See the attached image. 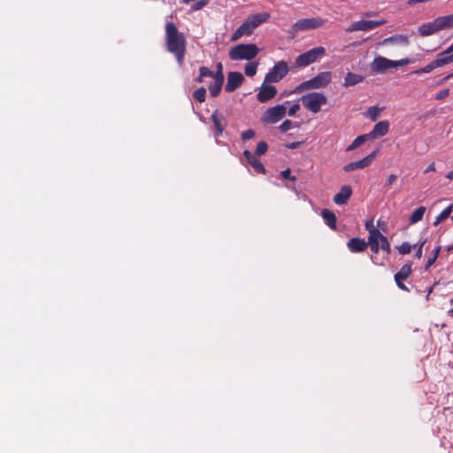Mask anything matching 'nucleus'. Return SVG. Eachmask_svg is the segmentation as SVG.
I'll use <instances>...</instances> for the list:
<instances>
[{
  "instance_id": "1",
  "label": "nucleus",
  "mask_w": 453,
  "mask_h": 453,
  "mask_svg": "<svg viewBox=\"0 0 453 453\" xmlns=\"http://www.w3.org/2000/svg\"><path fill=\"white\" fill-rule=\"evenodd\" d=\"M165 48L174 56L179 66L184 65L187 52V40L183 33L180 32L173 22L165 23Z\"/></svg>"
},
{
  "instance_id": "2",
  "label": "nucleus",
  "mask_w": 453,
  "mask_h": 453,
  "mask_svg": "<svg viewBox=\"0 0 453 453\" xmlns=\"http://www.w3.org/2000/svg\"><path fill=\"white\" fill-rule=\"evenodd\" d=\"M332 81V73L329 71L322 72L315 77L300 83L294 89V93H301L305 90H312L326 88Z\"/></svg>"
},
{
  "instance_id": "3",
  "label": "nucleus",
  "mask_w": 453,
  "mask_h": 453,
  "mask_svg": "<svg viewBox=\"0 0 453 453\" xmlns=\"http://www.w3.org/2000/svg\"><path fill=\"white\" fill-rule=\"evenodd\" d=\"M411 63V60L408 58H402L399 60H391L385 57L378 56L375 57L371 63V70L378 73H383L390 68H396L398 66H403Z\"/></svg>"
},
{
  "instance_id": "4",
  "label": "nucleus",
  "mask_w": 453,
  "mask_h": 453,
  "mask_svg": "<svg viewBox=\"0 0 453 453\" xmlns=\"http://www.w3.org/2000/svg\"><path fill=\"white\" fill-rule=\"evenodd\" d=\"M259 52V49L256 44L248 43V44H238L234 46L229 50V58L234 61L238 60H251L253 59Z\"/></svg>"
},
{
  "instance_id": "5",
  "label": "nucleus",
  "mask_w": 453,
  "mask_h": 453,
  "mask_svg": "<svg viewBox=\"0 0 453 453\" xmlns=\"http://www.w3.org/2000/svg\"><path fill=\"white\" fill-rule=\"evenodd\" d=\"M300 101L308 111L317 113L321 110V106L327 103V98L322 93L311 92L303 96Z\"/></svg>"
},
{
  "instance_id": "6",
  "label": "nucleus",
  "mask_w": 453,
  "mask_h": 453,
  "mask_svg": "<svg viewBox=\"0 0 453 453\" xmlns=\"http://www.w3.org/2000/svg\"><path fill=\"white\" fill-rule=\"evenodd\" d=\"M326 54L324 47H316L297 56L295 65L298 67H305L316 62Z\"/></svg>"
},
{
  "instance_id": "7",
  "label": "nucleus",
  "mask_w": 453,
  "mask_h": 453,
  "mask_svg": "<svg viewBox=\"0 0 453 453\" xmlns=\"http://www.w3.org/2000/svg\"><path fill=\"white\" fill-rule=\"evenodd\" d=\"M325 24V20L321 18H310V19H302L297 20L291 27V30L288 32L291 35V37L294 38L296 33L299 31L311 30L321 27Z\"/></svg>"
},
{
  "instance_id": "8",
  "label": "nucleus",
  "mask_w": 453,
  "mask_h": 453,
  "mask_svg": "<svg viewBox=\"0 0 453 453\" xmlns=\"http://www.w3.org/2000/svg\"><path fill=\"white\" fill-rule=\"evenodd\" d=\"M288 63L284 60L277 62L265 77V82L275 83L281 81L288 73Z\"/></svg>"
},
{
  "instance_id": "9",
  "label": "nucleus",
  "mask_w": 453,
  "mask_h": 453,
  "mask_svg": "<svg viewBox=\"0 0 453 453\" xmlns=\"http://www.w3.org/2000/svg\"><path fill=\"white\" fill-rule=\"evenodd\" d=\"M453 62V54L451 56H446L442 55V51L437 55L436 59L426 65V66L416 70L414 72L415 74H421V73H428L432 72L434 69L441 67L443 65H446L449 63Z\"/></svg>"
},
{
  "instance_id": "10",
  "label": "nucleus",
  "mask_w": 453,
  "mask_h": 453,
  "mask_svg": "<svg viewBox=\"0 0 453 453\" xmlns=\"http://www.w3.org/2000/svg\"><path fill=\"white\" fill-rule=\"evenodd\" d=\"M286 111V107L282 104L271 107L265 111L262 120L271 124L277 123L285 116Z\"/></svg>"
},
{
  "instance_id": "11",
  "label": "nucleus",
  "mask_w": 453,
  "mask_h": 453,
  "mask_svg": "<svg viewBox=\"0 0 453 453\" xmlns=\"http://www.w3.org/2000/svg\"><path fill=\"white\" fill-rule=\"evenodd\" d=\"M387 23L386 19L379 20H359L354 22L349 27L346 29L347 32L354 31H369Z\"/></svg>"
},
{
  "instance_id": "12",
  "label": "nucleus",
  "mask_w": 453,
  "mask_h": 453,
  "mask_svg": "<svg viewBox=\"0 0 453 453\" xmlns=\"http://www.w3.org/2000/svg\"><path fill=\"white\" fill-rule=\"evenodd\" d=\"M377 152H378V150H376L372 151L371 154H369L367 157H365L360 160L351 162V163L345 165L343 166V170L345 172H352V171H355L357 169H364V168L369 166L372 164V162L373 161V159L375 158Z\"/></svg>"
},
{
  "instance_id": "13",
  "label": "nucleus",
  "mask_w": 453,
  "mask_h": 453,
  "mask_svg": "<svg viewBox=\"0 0 453 453\" xmlns=\"http://www.w3.org/2000/svg\"><path fill=\"white\" fill-rule=\"evenodd\" d=\"M441 30H442V29H441L440 18L437 17L432 22H427V23L422 24L418 27V31L419 35L426 37V36L432 35Z\"/></svg>"
},
{
  "instance_id": "14",
  "label": "nucleus",
  "mask_w": 453,
  "mask_h": 453,
  "mask_svg": "<svg viewBox=\"0 0 453 453\" xmlns=\"http://www.w3.org/2000/svg\"><path fill=\"white\" fill-rule=\"evenodd\" d=\"M211 119L214 126L215 136H221L227 125L226 119L222 113L216 110L212 112Z\"/></svg>"
},
{
  "instance_id": "15",
  "label": "nucleus",
  "mask_w": 453,
  "mask_h": 453,
  "mask_svg": "<svg viewBox=\"0 0 453 453\" xmlns=\"http://www.w3.org/2000/svg\"><path fill=\"white\" fill-rule=\"evenodd\" d=\"M244 77L239 72H229L227 74V81L225 87L226 92H233L237 89L243 82Z\"/></svg>"
},
{
  "instance_id": "16",
  "label": "nucleus",
  "mask_w": 453,
  "mask_h": 453,
  "mask_svg": "<svg viewBox=\"0 0 453 453\" xmlns=\"http://www.w3.org/2000/svg\"><path fill=\"white\" fill-rule=\"evenodd\" d=\"M265 82L262 84L259 92L257 94V99L260 103H266L273 98L277 94V89L274 86Z\"/></svg>"
},
{
  "instance_id": "17",
  "label": "nucleus",
  "mask_w": 453,
  "mask_h": 453,
  "mask_svg": "<svg viewBox=\"0 0 453 453\" xmlns=\"http://www.w3.org/2000/svg\"><path fill=\"white\" fill-rule=\"evenodd\" d=\"M389 131V121L382 120L378 122L373 128L366 134V136H369L370 139H376L379 137H382L386 135Z\"/></svg>"
},
{
  "instance_id": "18",
  "label": "nucleus",
  "mask_w": 453,
  "mask_h": 453,
  "mask_svg": "<svg viewBox=\"0 0 453 453\" xmlns=\"http://www.w3.org/2000/svg\"><path fill=\"white\" fill-rule=\"evenodd\" d=\"M352 194L351 187L344 185L341 188L340 191L334 195V202L337 205H343L347 203Z\"/></svg>"
},
{
  "instance_id": "19",
  "label": "nucleus",
  "mask_w": 453,
  "mask_h": 453,
  "mask_svg": "<svg viewBox=\"0 0 453 453\" xmlns=\"http://www.w3.org/2000/svg\"><path fill=\"white\" fill-rule=\"evenodd\" d=\"M243 156L250 163V165L259 173H265V168L264 165L253 155L250 150H246L243 151Z\"/></svg>"
},
{
  "instance_id": "20",
  "label": "nucleus",
  "mask_w": 453,
  "mask_h": 453,
  "mask_svg": "<svg viewBox=\"0 0 453 453\" xmlns=\"http://www.w3.org/2000/svg\"><path fill=\"white\" fill-rule=\"evenodd\" d=\"M347 246L351 252H362L367 248V242L364 239L354 237L349 240Z\"/></svg>"
},
{
  "instance_id": "21",
  "label": "nucleus",
  "mask_w": 453,
  "mask_h": 453,
  "mask_svg": "<svg viewBox=\"0 0 453 453\" xmlns=\"http://www.w3.org/2000/svg\"><path fill=\"white\" fill-rule=\"evenodd\" d=\"M253 29L251 28L250 23L247 19L234 32L231 36V41H237L243 35H250L253 33Z\"/></svg>"
},
{
  "instance_id": "22",
  "label": "nucleus",
  "mask_w": 453,
  "mask_h": 453,
  "mask_svg": "<svg viewBox=\"0 0 453 453\" xmlns=\"http://www.w3.org/2000/svg\"><path fill=\"white\" fill-rule=\"evenodd\" d=\"M390 43H399L407 46L409 45V39L407 35H395L385 38L383 41L379 42V45H388Z\"/></svg>"
},
{
  "instance_id": "23",
  "label": "nucleus",
  "mask_w": 453,
  "mask_h": 453,
  "mask_svg": "<svg viewBox=\"0 0 453 453\" xmlns=\"http://www.w3.org/2000/svg\"><path fill=\"white\" fill-rule=\"evenodd\" d=\"M321 216L322 218L324 219L325 222L326 223V225L333 230H335L336 229V216L335 214L328 210V209H324L322 210L321 211Z\"/></svg>"
},
{
  "instance_id": "24",
  "label": "nucleus",
  "mask_w": 453,
  "mask_h": 453,
  "mask_svg": "<svg viewBox=\"0 0 453 453\" xmlns=\"http://www.w3.org/2000/svg\"><path fill=\"white\" fill-rule=\"evenodd\" d=\"M380 232H371V235L368 236L367 245H370L371 250L374 254H377L380 249Z\"/></svg>"
},
{
  "instance_id": "25",
  "label": "nucleus",
  "mask_w": 453,
  "mask_h": 453,
  "mask_svg": "<svg viewBox=\"0 0 453 453\" xmlns=\"http://www.w3.org/2000/svg\"><path fill=\"white\" fill-rule=\"evenodd\" d=\"M364 81V77L360 74L349 72L344 78V87L355 86Z\"/></svg>"
},
{
  "instance_id": "26",
  "label": "nucleus",
  "mask_w": 453,
  "mask_h": 453,
  "mask_svg": "<svg viewBox=\"0 0 453 453\" xmlns=\"http://www.w3.org/2000/svg\"><path fill=\"white\" fill-rule=\"evenodd\" d=\"M426 212V207L420 206L417 208L410 216L409 221L411 224H416L422 220L424 214Z\"/></svg>"
},
{
  "instance_id": "27",
  "label": "nucleus",
  "mask_w": 453,
  "mask_h": 453,
  "mask_svg": "<svg viewBox=\"0 0 453 453\" xmlns=\"http://www.w3.org/2000/svg\"><path fill=\"white\" fill-rule=\"evenodd\" d=\"M411 273V265H403L400 271L395 274V280H406Z\"/></svg>"
},
{
  "instance_id": "28",
  "label": "nucleus",
  "mask_w": 453,
  "mask_h": 453,
  "mask_svg": "<svg viewBox=\"0 0 453 453\" xmlns=\"http://www.w3.org/2000/svg\"><path fill=\"white\" fill-rule=\"evenodd\" d=\"M249 18L255 24V26L258 27L262 23L268 20V19L270 18V14L268 12H259L253 14Z\"/></svg>"
},
{
  "instance_id": "29",
  "label": "nucleus",
  "mask_w": 453,
  "mask_h": 453,
  "mask_svg": "<svg viewBox=\"0 0 453 453\" xmlns=\"http://www.w3.org/2000/svg\"><path fill=\"white\" fill-rule=\"evenodd\" d=\"M223 83H224V81L215 79L213 83H211L209 86L208 88H209L210 94L212 97H217L219 95L222 86H223Z\"/></svg>"
},
{
  "instance_id": "30",
  "label": "nucleus",
  "mask_w": 453,
  "mask_h": 453,
  "mask_svg": "<svg viewBox=\"0 0 453 453\" xmlns=\"http://www.w3.org/2000/svg\"><path fill=\"white\" fill-rule=\"evenodd\" d=\"M370 140L369 136L365 134L358 135L350 145L347 147V151H351L360 147L365 142Z\"/></svg>"
},
{
  "instance_id": "31",
  "label": "nucleus",
  "mask_w": 453,
  "mask_h": 453,
  "mask_svg": "<svg viewBox=\"0 0 453 453\" xmlns=\"http://www.w3.org/2000/svg\"><path fill=\"white\" fill-rule=\"evenodd\" d=\"M453 210V204H449L448 207H446L435 219V221L434 223V226L439 225L441 222L447 219L449 215L451 214Z\"/></svg>"
},
{
  "instance_id": "32",
  "label": "nucleus",
  "mask_w": 453,
  "mask_h": 453,
  "mask_svg": "<svg viewBox=\"0 0 453 453\" xmlns=\"http://www.w3.org/2000/svg\"><path fill=\"white\" fill-rule=\"evenodd\" d=\"M381 111L382 108H379L378 106H372L365 113V116L374 122L378 119Z\"/></svg>"
},
{
  "instance_id": "33",
  "label": "nucleus",
  "mask_w": 453,
  "mask_h": 453,
  "mask_svg": "<svg viewBox=\"0 0 453 453\" xmlns=\"http://www.w3.org/2000/svg\"><path fill=\"white\" fill-rule=\"evenodd\" d=\"M439 18L442 30L453 28V13L449 15L440 16Z\"/></svg>"
},
{
  "instance_id": "34",
  "label": "nucleus",
  "mask_w": 453,
  "mask_h": 453,
  "mask_svg": "<svg viewBox=\"0 0 453 453\" xmlns=\"http://www.w3.org/2000/svg\"><path fill=\"white\" fill-rule=\"evenodd\" d=\"M440 251V246L436 247L434 250H432L431 256L425 265V271H427L434 264V262L438 258Z\"/></svg>"
},
{
  "instance_id": "35",
  "label": "nucleus",
  "mask_w": 453,
  "mask_h": 453,
  "mask_svg": "<svg viewBox=\"0 0 453 453\" xmlns=\"http://www.w3.org/2000/svg\"><path fill=\"white\" fill-rule=\"evenodd\" d=\"M193 96L199 103L205 102V99H206V89H205V88L201 87V88H197L194 92Z\"/></svg>"
},
{
  "instance_id": "36",
  "label": "nucleus",
  "mask_w": 453,
  "mask_h": 453,
  "mask_svg": "<svg viewBox=\"0 0 453 453\" xmlns=\"http://www.w3.org/2000/svg\"><path fill=\"white\" fill-rule=\"evenodd\" d=\"M380 247L382 250H384L385 252H387L388 254H390L391 252V247H390V243L388 240V238L382 234L380 233Z\"/></svg>"
},
{
  "instance_id": "37",
  "label": "nucleus",
  "mask_w": 453,
  "mask_h": 453,
  "mask_svg": "<svg viewBox=\"0 0 453 453\" xmlns=\"http://www.w3.org/2000/svg\"><path fill=\"white\" fill-rule=\"evenodd\" d=\"M258 64L257 62H250L245 65V74L252 77L257 73Z\"/></svg>"
},
{
  "instance_id": "38",
  "label": "nucleus",
  "mask_w": 453,
  "mask_h": 453,
  "mask_svg": "<svg viewBox=\"0 0 453 453\" xmlns=\"http://www.w3.org/2000/svg\"><path fill=\"white\" fill-rule=\"evenodd\" d=\"M268 150V145L265 142H260L257 143L255 154L256 156L264 155Z\"/></svg>"
},
{
  "instance_id": "39",
  "label": "nucleus",
  "mask_w": 453,
  "mask_h": 453,
  "mask_svg": "<svg viewBox=\"0 0 453 453\" xmlns=\"http://www.w3.org/2000/svg\"><path fill=\"white\" fill-rule=\"evenodd\" d=\"M412 247L409 242H403L397 247V250L400 254L406 255L411 253Z\"/></svg>"
},
{
  "instance_id": "40",
  "label": "nucleus",
  "mask_w": 453,
  "mask_h": 453,
  "mask_svg": "<svg viewBox=\"0 0 453 453\" xmlns=\"http://www.w3.org/2000/svg\"><path fill=\"white\" fill-rule=\"evenodd\" d=\"M199 72L201 73L202 76H204V78L205 77H210V78L213 79V81H215V73L212 72L211 70H210L208 67H206V66H200Z\"/></svg>"
},
{
  "instance_id": "41",
  "label": "nucleus",
  "mask_w": 453,
  "mask_h": 453,
  "mask_svg": "<svg viewBox=\"0 0 453 453\" xmlns=\"http://www.w3.org/2000/svg\"><path fill=\"white\" fill-rule=\"evenodd\" d=\"M426 240H423L422 242H418V243H416L413 245L412 248H416L418 247V250L415 253V257L418 258V259H420L422 257V254H423V246L425 245Z\"/></svg>"
},
{
  "instance_id": "42",
  "label": "nucleus",
  "mask_w": 453,
  "mask_h": 453,
  "mask_svg": "<svg viewBox=\"0 0 453 453\" xmlns=\"http://www.w3.org/2000/svg\"><path fill=\"white\" fill-rule=\"evenodd\" d=\"M293 127V122L290 119L284 120L280 126L279 127V129L281 132H287L290 130Z\"/></svg>"
},
{
  "instance_id": "43",
  "label": "nucleus",
  "mask_w": 453,
  "mask_h": 453,
  "mask_svg": "<svg viewBox=\"0 0 453 453\" xmlns=\"http://www.w3.org/2000/svg\"><path fill=\"white\" fill-rule=\"evenodd\" d=\"M215 79L224 81L223 65L221 63H218L216 65Z\"/></svg>"
},
{
  "instance_id": "44",
  "label": "nucleus",
  "mask_w": 453,
  "mask_h": 453,
  "mask_svg": "<svg viewBox=\"0 0 453 453\" xmlns=\"http://www.w3.org/2000/svg\"><path fill=\"white\" fill-rule=\"evenodd\" d=\"M256 135L255 134V131L252 130V129H248L246 131H244L242 134V139L243 141H248V140H250L252 138H254Z\"/></svg>"
},
{
  "instance_id": "45",
  "label": "nucleus",
  "mask_w": 453,
  "mask_h": 453,
  "mask_svg": "<svg viewBox=\"0 0 453 453\" xmlns=\"http://www.w3.org/2000/svg\"><path fill=\"white\" fill-rule=\"evenodd\" d=\"M280 176L284 179H288L289 180H292V181H295L296 180V176L294 175H291V171L289 168H287L285 170H283L281 173H280Z\"/></svg>"
},
{
  "instance_id": "46",
  "label": "nucleus",
  "mask_w": 453,
  "mask_h": 453,
  "mask_svg": "<svg viewBox=\"0 0 453 453\" xmlns=\"http://www.w3.org/2000/svg\"><path fill=\"white\" fill-rule=\"evenodd\" d=\"M449 89L445 88V89H441V91L436 93L434 98L436 100H442V99L446 98L447 96H449Z\"/></svg>"
},
{
  "instance_id": "47",
  "label": "nucleus",
  "mask_w": 453,
  "mask_h": 453,
  "mask_svg": "<svg viewBox=\"0 0 453 453\" xmlns=\"http://www.w3.org/2000/svg\"><path fill=\"white\" fill-rule=\"evenodd\" d=\"M208 2H209V0H200L197 3H196L195 4H193L191 9L193 11L201 10L202 8H203L208 4Z\"/></svg>"
},
{
  "instance_id": "48",
  "label": "nucleus",
  "mask_w": 453,
  "mask_h": 453,
  "mask_svg": "<svg viewBox=\"0 0 453 453\" xmlns=\"http://www.w3.org/2000/svg\"><path fill=\"white\" fill-rule=\"evenodd\" d=\"M365 228L369 232V235H371V232H380L374 226L372 220L366 221Z\"/></svg>"
},
{
  "instance_id": "49",
  "label": "nucleus",
  "mask_w": 453,
  "mask_h": 453,
  "mask_svg": "<svg viewBox=\"0 0 453 453\" xmlns=\"http://www.w3.org/2000/svg\"><path fill=\"white\" fill-rule=\"evenodd\" d=\"M396 179H397V176L395 174H394V173L390 174L388 177V179L384 184V187H386V188L389 187L396 180Z\"/></svg>"
},
{
  "instance_id": "50",
  "label": "nucleus",
  "mask_w": 453,
  "mask_h": 453,
  "mask_svg": "<svg viewBox=\"0 0 453 453\" xmlns=\"http://www.w3.org/2000/svg\"><path fill=\"white\" fill-rule=\"evenodd\" d=\"M300 109V106L298 104H293L288 111V114L289 116H295L297 111Z\"/></svg>"
},
{
  "instance_id": "51",
  "label": "nucleus",
  "mask_w": 453,
  "mask_h": 453,
  "mask_svg": "<svg viewBox=\"0 0 453 453\" xmlns=\"http://www.w3.org/2000/svg\"><path fill=\"white\" fill-rule=\"evenodd\" d=\"M403 280H395V283H396V286H397L400 289H402V290H403V291H407V292H409V288H407V287L403 283Z\"/></svg>"
},
{
  "instance_id": "52",
  "label": "nucleus",
  "mask_w": 453,
  "mask_h": 453,
  "mask_svg": "<svg viewBox=\"0 0 453 453\" xmlns=\"http://www.w3.org/2000/svg\"><path fill=\"white\" fill-rule=\"evenodd\" d=\"M301 145V142H294L291 143L286 144V147L290 150L297 149Z\"/></svg>"
},
{
  "instance_id": "53",
  "label": "nucleus",
  "mask_w": 453,
  "mask_h": 453,
  "mask_svg": "<svg viewBox=\"0 0 453 453\" xmlns=\"http://www.w3.org/2000/svg\"><path fill=\"white\" fill-rule=\"evenodd\" d=\"M435 171V165H434V163H431L427 167L426 169L425 170V173H427L429 172H434Z\"/></svg>"
},
{
  "instance_id": "54",
  "label": "nucleus",
  "mask_w": 453,
  "mask_h": 453,
  "mask_svg": "<svg viewBox=\"0 0 453 453\" xmlns=\"http://www.w3.org/2000/svg\"><path fill=\"white\" fill-rule=\"evenodd\" d=\"M204 76L201 75V73L199 72V75L195 79V81L198 83H202L203 81Z\"/></svg>"
},
{
  "instance_id": "55",
  "label": "nucleus",
  "mask_w": 453,
  "mask_h": 453,
  "mask_svg": "<svg viewBox=\"0 0 453 453\" xmlns=\"http://www.w3.org/2000/svg\"><path fill=\"white\" fill-rule=\"evenodd\" d=\"M247 19V21L250 23V27H251V28H252L253 30H255V28H257V26H255V24L251 21V19H250V18H248V19Z\"/></svg>"
},
{
  "instance_id": "56",
  "label": "nucleus",
  "mask_w": 453,
  "mask_h": 453,
  "mask_svg": "<svg viewBox=\"0 0 453 453\" xmlns=\"http://www.w3.org/2000/svg\"><path fill=\"white\" fill-rule=\"evenodd\" d=\"M446 178L449 179V180H452L453 179V170L451 172H449L447 175H446Z\"/></svg>"
},
{
  "instance_id": "57",
  "label": "nucleus",
  "mask_w": 453,
  "mask_h": 453,
  "mask_svg": "<svg viewBox=\"0 0 453 453\" xmlns=\"http://www.w3.org/2000/svg\"><path fill=\"white\" fill-rule=\"evenodd\" d=\"M450 78H453V73H450V74L447 75L445 78H443V80L441 81V82H442V81H447V80H449V79H450Z\"/></svg>"
},
{
  "instance_id": "58",
  "label": "nucleus",
  "mask_w": 453,
  "mask_h": 453,
  "mask_svg": "<svg viewBox=\"0 0 453 453\" xmlns=\"http://www.w3.org/2000/svg\"><path fill=\"white\" fill-rule=\"evenodd\" d=\"M449 312V315L453 317V308Z\"/></svg>"
},
{
  "instance_id": "59",
  "label": "nucleus",
  "mask_w": 453,
  "mask_h": 453,
  "mask_svg": "<svg viewBox=\"0 0 453 453\" xmlns=\"http://www.w3.org/2000/svg\"><path fill=\"white\" fill-rule=\"evenodd\" d=\"M453 250V245H452V246H449V247L448 248V251H450V250Z\"/></svg>"
}]
</instances>
